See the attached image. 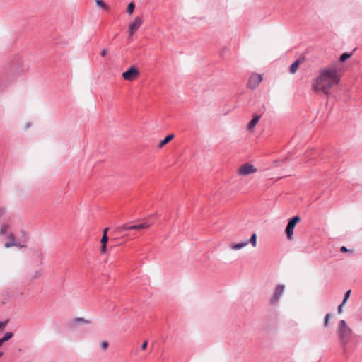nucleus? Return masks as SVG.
I'll return each mask as SVG.
<instances>
[{
  "instance_id": "36",
  "label": "nucleus",
  "mask_w": 362,
  "mask_h": 362,
  "mask_svg": "<svg viewBox=\"0 0 362 362\" xmlns=\"http://www.w3.org/2000/svg\"><path fill=\"white\" fill-rule=\"evenodd\" d=\"M341 252H346L348 251L347 248L345 246H342L340 249Z\"/></svg>"
},
{
  "instance_id": "11",
  "label": "nucleus",
  "mask_w": 362,
  "mask_h": 362,
  "mask_svg": "<svg viewBox=\"0 0 362 362\" xmlns=\"http://www.w3.org/2000/svg\"><path fill=\"white\" fill-rule=\"evenodd\" d=\"M8 236H9V241L6 242L4 244V246L6 248H9L13 246L19 247L20 248H23V247H25L24 245H20L15 241V238L12 233H9Z\"/></svg>"
},
{
  "instance_id": "33",
  "label": "nucleus",
  "mask_w": 362,
  "mask_h": 362,
  "mask_svg": "<svg viewBox=\"0 0 362 362\" xmlns=\"http://www.w3.org/2000/svg\"><path fill=\"white\" fill-rule=\"evenodd\" d=\"M108 346V343L107 341H103L101 343V348L103 349V350H105Z\"/></svg>"
},
{
  "instance_id": "31",
  "label": "nucleus",
  "mask_w": 362,
  "mask_h": 362,
  "mask_svg": "<svg viewBox=\"0 0 362 362\" xmlns=\"http://www.w3.org/2000/svg\"><path fill=\"white\" fill-rule=\"evenodd\" d=\"M31 126H32V122H27L25 124L23 129H24L25 130H27V129H29Z\"/></svg>"
},
{
  "instance_id": "28",
  "label": "nucleus",
  "mask_w": 362,
  "mask_h": 362,
  "mask_svg": "<svg viewBox=\"0 0 362 362\" xmlns=\"http://www.w3.org/2000/svg\"><path fill=\"white\" fill-rule=\"evenodd\" d=\"M350 294H351V290H348V291L345 293L344 296V298H343V300H342V302H343L344 303H346V302H347V300H348V299H349V296H350Z\"/></svg>"
},
{
  "instance_id": "39",
  "label": "nucleus",
  "mask_w": 362,
  "mask_h": 362,
  "mask_svg": "<svg viewBox=\"0 0 362 362\" xmlns=\"http://www.w3.org/2000/svg\"><path fill=\"white\" fill-rule=\"evenodd\" d=\"M4 353L0 351V357H1L3 356Z\"/></svg>"
},
{
  "instance_id": "13",
  "label": "nucleus",
  "mask_w": 362,
  "mask_h": 362,
  "mask_svg": "<svg viewBox=\"0 0 362 362\" xmlns=\"http://www.w3.org/2000/svg\"><path fill=\"white\" fill-rule=\"evenodd\" d=\"M33 259L38 262L39 265L43 263V251L40 248L35 249L33 250Z\"/></svg>"
},
{
  "instance_id": "15",
  "label": "nucleus",
  "mask_w": 362,
  "mask_h": 362,
  "mask_svg": "<svg viewBox=\"0 0 362 362\" xmlns=\"http://www.w3.org/2000/svg\"><path fill=\"white\" fill-rule=\"evenodd\" d=\"M294 228H295V226L292 223L288 221V224L286 226V230H285L287 238L288 240H291L292 239Z\"/></svg>"
},
{
  "instance_id": "16",
  "label": "nucleus",
  "mask_w": 362,
  "mask_h": 362,
  "mask_svg": "<svg viewBox=\"0 0 362 362\" xmlns=\"http://www.w3.org/2000/svg\"><path fill=\"white\" fill-rule=\"evenodd\" d=\"M175 137V135L173 134H168L164 139H162L159 141L158 144V147L159 148H163L165 145L168 144L172 139H173Z\"/></svg>"
},
{
  "instance_id": "10",
  "label": "nucleus",
  "mask_w": 362,
  "mask_h": 362,
  "mask_svg": "<svg viewBox=\"0 0 362 362\" xmlns=\"http://www.w3.org/2000/svg\"><path fill=\"white\" fill-rule=\"evenodd\" d=\"M142 19L141 17H136L134 22L129 25V33L132 35L135 30H136L142 24Z\"/></svg>"
},
{
  "instance_id": "5",
  "label": "nucleus",
  "mask_w": 362,
  "mask_h": 362,
  "mask_svg": "<svg viewBox=\"0 0 362 362\" xmlns=\"http://www.w3.org/2000/svg\"><path fill=\"white\" fill-rule=\"evenodd\" d=\"M249 243H250L252 247H255L257 245V235L255 233L252 234L249 240H245L238 243H233L230 245V247L233 250H238L245 247Z\"/></svg>"
},
{
  "instance_id": "22",
  "label": "nucleus",
  "mask_w": 362,
  "mask_h": 362,
  "mask_svg": "<svg viewBox=\"0 0 362 362\" xmlns=\"http://www.w3.org/2000/svg\"><path fill=\"white\" fill-rule=\"evenodd\" d=\"M351 53L348 52L343 53L339 57L340 62H344L347 60L349 57H351Z\"/></svg>"
},
{
  "instance_id": "37",
  "label": "nucleus",
  "mask_w": 362,
  "mask_h": 362,
  "mask_svg": "<svg viewBox=\"0 0 362 362\" xmlns=\"http://www.w3.org/2000/svg\"><path fill=\"white\" fill-rule=\"evenodd\" d=\"M4 325V324L2 322H0V328H1Z\"/></svg>"
},
{
  "instance_id": "21",
  "label": "nucleus",
  "mask_w": 362,
  "mask_h": 362,
  "mask_svg": "<svg viewBox=\"0 0 362 362\" xmlns=\"http://www.w3.org/2000/svg\"><path fill=\"white\" fill-rule=\"evenodd\" d=\"M107 230H108L107 228H106L103 230V237L100 240L102 245H106L108 241V237L107 235Z\"/></svg>"
},
{
  "instance_id": "35",
  "label": "nucleus",
  "mask_w": 362,
  "mask_h": 362,
  "mask_svg": "<svg viewBox=\"0 0 362 362\" xmlns=\"http://www.w3.org/2000/svg\"><path fill=\"white\" fill-rule=\"evenodd\" d=\"M100 54L104 57L107 54V50L105 49H103Z\"/></svg>"
},
{
  "instance_id": "19",
  "label": "nucleus",
  "mask_w": 362,
  "mask_h": 362,
  "mask_svg": "<svg viewBox=\"0 0 362 362\" xmlns=\"http://www.w3.org/2000/svg\"><path fill=\"white\" fill-rule=\"evenodd\" d=\"M300 61L299 59L296 60L290 66L289 71L291 74H295L298 70L300 65Z\"/></svg>"
},
{
  "instance_id": "29",
  "label": "nucleus",
  "mask_w": 362,
  "mask_h": 362,
  "mask_svg": "<svg viewBox=\"0 0 362 362\" xmlns=\"http://www.w3.org/2000/svg\"><path fill=\"white\" fill-rule=\"evenodd\" d=\"M289 221H290L291 223H292L294 226H296V223H298V222L300 221V218H299V216H296L293 217L292 218H291V219L289 220Z\"/></svg>"
},
{
  "instance_id": "24",
  "label": "nucleus",
  "mask_w": 362,
  "mask_h": 362,
  "mask_svg": "<svg viewBox=\"0 0 362 362\" xmlns=\"http://www.w3.org/2000/svg\"><path fill=\"white\" fill-rule=\"evenodd\" d=\"M13 332H6V333L4 334V336L2 338H1V339L4 342H5V341H6L9 340V339L13 337Z\"/></svg>"
},
{
  "instance_id": "23",
  "label": "nucleus",
  "mask_w": 362,
  "mask_h": 362,
  "mask_svg": "<svg viewBox=\"0 0 362 362\" xmlns=\"http://www.w3.org/2000/svg\"><path fill=\"white\" fill-rule=\"evenodd\" d=\"M96 4L99 7H100L106 11H107L109 9V7L102 0H96Z\"/></svg>"
},
{
  "instance_id": "30",
  "label": "nucleus",
  "mask_w": 362,
  "mask_h": 362,
  "mask_svg": "<svg viewBox=\"0 0 362 362\" xmlns=\"http://www.w3.org/2000/svg\"><path fill=\"white\" fill-rule=\"evenodd\" d=\"M346 303H344L343 302H341V303L338 306V308H337V313L339 314H341L343 313V307L344 305H345Z\"/></svg>"
},
{
  "instance_id": "20",
  "label": "nucleus",
  "mask_w": 362,
  "mask_h": 362,
  "mask_svg": "<svg viewBox=\"0 0 362 362\" xmlns=\"http://www.w3.org/2000/svg\"><path fill=\"white\" fill-rule=\"evenodd\" d=\"M132 230L131 228V226L128 224H124L117 228V231L119 233H122L126 230Z\"/></svg>"
},
{
  "instance_id": "7",
  "label": "nucleus",
  "mask_w": 362,
  "mask_h": 362,
  "mask_svg": "<svg viewBox=\"0 0 362 362\" xmlns=\"http://www.w3.org/2000/svg\"><path fill=\"white\" fill-rule=\"evenodd\" d=\"M139 75V69L132 66L126 71L122 73V77L124 80L132 81L134 80Z\"/></svg>"
},
{
  "instance_id": "14",
  "label": "nucleus",
  "mask_w": 362,
  "mask_h": 362,
  "mask_svg": "<svg viewBox=\"0 0 362 362\" xmlns=\"http://www.w3.org/2000/svg\"><path fill=\"white\" fill-rule=\"evenodd\" d=\"M152 223L153 222L151 221H145L140 224L131 225V228H132V230H140L142 229L148 228V227H150V226L152 225Z\"/></svg>"
},
{
  "instance_id": "27",
  "label": "nucleus",
  "mask_w": 362,
  "mask_h": 362,
  "mask_svg": "<svg viewBox=\"0 0 362 362\" xmlns=\"http://www.w3.org/2000/svg\"><path fill=\"white\" fill-rule=\"evenodd\" d=\"M331 317V315L329 313H327L325 315L324 318V327H327L329 326V320Z\"/></svg>"
},
{
  "instance_id": "12",
  "label": "nucleus",
  "mask_w": 362,
  "mask_h": 362,
  "mask_svg": "<svg viewBox=\"0 0 362 362\" xmlns=\"http://www.w3.org/2000/svg\"><path fill=\"white\" fill-rule=\"evenodd\" d=\"M42 276V269H36L32 272L26 279V281H28V284L33 282V281L39 279Z\"/></svg>"
},
{
  "instance_id": "3",
  "label": "nucleus",
  "mask_w": 362,
  "mask_h": 362,
  "mask_svg": "<svg viewBox=\"0 0 362 362\" xmlns=\"http://www.w3.org/2000/svg\"><path fill=\"white\" fill-rule=\"evenodd\" d=\"M14 78L24 74V68L21 59L18 56L13 57L9 59L4 66Z\"/></svg>"
},
{
  "instance_id": "38",
  "label": "nucleus",
  "mask_w": 362,
  "mask_h": 362,
  "mask_svg": "<svg viewBox=\"0 0 362 362\" xmlns=\"http://www.w3.org/2000/svg\"><path fill=\"white\" fill-rule=\"evenodd\" d=\"M3 343H4V342L0 339V346H2Z\"/></svg>"
},
{
  "instance_id": "32",
  "label": "nucleus",
  "mask_w": 362,
  "mask_h": 362,
  "mask_svg": "<svg viewBox=\"0 0 362 362\" xmlns=\"http://www.w3.org/2000/svg\"><path fill=\"white\" fill-rule=\"evenodd\" d=\"M100 252L102 254H105L106 253V245H102L101 244V247H100Z\"/></svg>"
},
{
  "instance_id": "9",
  "label": "nucleus",
  "mask_w": 362,
  "mask_h": 362,
  "mask_svg": "<svg viewBox=\"0 0 362 362\" xmlns=\"http://www.w3.org/2000/svg\"><path fill=\"white\" fill-rule=\"evenodd\" d=\"M262 81V76L258 74H253L249 78L247 82L248 88L255 89Z\"/></svg>"
},
{
  "instance_id": "6",
  "label": "nucleus",
  "mask_w": 362,
  "mask_h": 362,
  "mask_svg": "<svg viewBox=\"0 0 362 362\" xmlns=\"http://www.w3.org/2000/svg\"><path fill=\"white\" fill-rule=\"evenodd\" d=\"M284 288L285 286L283 284H279L276 287L274 292L269 300L271 305H276L279 302V299L284 294Z\"/></svg>"
},
{
  "instance_id": "1",
  "label": "nucleus",
  "mask_w": 362,
  "mask_h": 362,
  "mask_svg": "<svg viewBox=\"0 0 362 362\" xmlns=\"http://www.w3.org/2000/svg\"><path fill=\"white\" fill-rule=\"evenodd\" d=\"M340 81L339 76L335 68H324L320 71L319 76L313 81L312 89L318 93L322 91L325 95L330 94V89Z\"/></svg>"
},
{
  "instance_id": "26",
  "label": "nucleus",
  "mask_w": 362,
  "mask_h": 362,
  "mask_svg": "<svg viewBox=\"0 0 362 362\" xmlns=\"http://www.w3.org/2000/svg\"><path fill=\"white\" fill-rule=\"evenodd\" d=\"M73 322L74 323H76V322H83V323L88 324L90 322L89 320H87L83 318V317H76V318L74 319Z\"/></svg>"
},
{
  "instance_id": "4",
  "label": "nucleus",
  "mask_w": 362,
  "mask_h": 362,
  "mask_svg": "<svg viewBox=\"0 0 362 362\" xmlns=\"http://www.w3.org/2000/svg\"><path fill=\"white\" fill-rule=\"evenodd\" d=\"M14 80L13 76L4 68L0 73V90L6 89Z\"/></svg>"
},
{
  "instance_id": "34",
  "label": "nucleus",
  "mask_w": 362,
  "mask_h": 362,
  "mask_svg": "<svg viewBox=\"0 0 362 362\" xmlns=\"http://www.w3.org/2000/svg\"><path fill=\"white\" fill-rule=\"evenodd\" d=\"M146 346H147V341H145L143 343V344L141 345V349H142L143 350H144V349H146Z\"/></svg>"
},
{
  "instance_id": "2",
  "label": "nucleus",
  "mask_w": 362,
  "mask_h": 362,
  "mask_svg": "<svg viewBox=\"0 0 362 362\" xmlns=\"http://www.w3.org/2000/svg\"><path fill=\"white\" fill-rule=\"evenodd\" d=\"M337 332L341 348L344 351H346L347 346L351 339L352 330L348 326L346 321L344 320H341L339 321L337 326Z\"/></svg>"
},
{
  "instance_id": "17",
  "label": "nucleus",
  "mask_w": 362,
  "mask_h": 362,
  "mask_svg": "<svg viewBox=\"0 0 362 362\" xmlns=\"http://www.w3.org/2000/svg\"><path fill=\"white\" fill-rule=\"evenodd\" d=\"M10 226L8 223L4 224L0 229V235L4 236L6 238L9 239V233H8V230Z\"/></svg>"
},
{
  "instance_id": "18",
  "label": "nucleus",
  "mask_w": 362,
  "mask_h": 362,
  "mask_svg": "<svg viewBox=\"0 0 362 362\" xmlns=\"http://www.w3.org/2000/svg\"><path fill=\"white\" fill-rule=\"evenodd\" d=\"M260 116L259 115H255L252 120L248 123L247 124V129L249 130L252 129L255 125L257 124L258 121L259 120Z\"/></svg>"
},
{
  "instance_id": "25",
  "label": "nucleus",
  "mask_w": 362,
  "mask_h": 362,
  "mask_svg": "<svg viewBox=\"0 0 362 362\" xmlns=\"http://www.w3.org/2000/svg\"><path fill=\"white\" fill-rule=\"evenodd\" d=\"M135 9V4L133 2H130L127 5V11L128 13L132 14Z\"/></svg>"
},
{
  "instance_id": "8",
  "label": "nucleus",
  "mask_w": 362,
  "mask_h": 362,
  "mask_svg": "<svg viewBox=\"0 0 362 362\" xmlns=\"http://www.w3.org/2000/svg\"><path fill=\"white\" fill-rule=\"evenodd\" d=\"M257 171V169L255 168V166L250 163H245L243 165L240 169L238 170V175H248L252 173H254Z\"/></svg>"
}]
</instances>
